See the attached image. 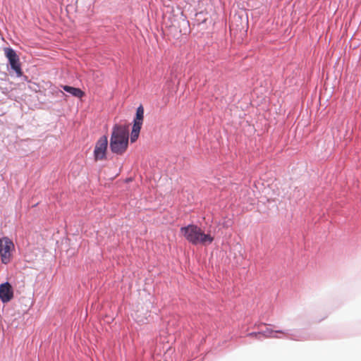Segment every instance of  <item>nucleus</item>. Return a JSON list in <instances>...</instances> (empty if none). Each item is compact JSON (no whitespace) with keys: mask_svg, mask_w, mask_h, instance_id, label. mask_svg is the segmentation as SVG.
<instances>
[{"mask_svg":"<svg viewBox=\"0 0 361 361\" xmlns=\"http://www.w3.org/2000/svg\"><path fill=\"white\" fill-rule=\"evenodd\" d=\"M144 120V108L140 105L136 111V115L133 120V126L130 135V142H135L138 137Z\"/></svg>","mask_w":361,"mask_h":361,"instance_id":"obj_3","label":"nucleus"},{"mask_svg":"<svg viewBox=\"0 0 361 361\" xmlns=\"http://www.w3.org/2000/svg\"><path fill=\"white\" fill-rule=\"evenodd\" d=\"M181 235L192 245H207L214 241V237L209 233H204L200 227L195 224H190L181 227L180 229Z\"/></svg>","mask_w":361,"mask_h":361,"instance_id":"obj_2","label":"nucleus"},{"mask_svg":"<svg viewBox=\"0 0 361 361\" xmlns=\"http://www.w3.org/2000/svg\"><path fill=\"white\" fill-rule=\"evenodd\" d=\"M265 333H269V334H269V335H267V337L276 338V336L271 335V334H272L273 333H274V331H272V330H267V331H265ZM275 333L285 334V332H284V331H275Z\"/></svg>","mask_w":361,"mask_h":361,"instance_id":"obj_9","label":"nucleus"},{"mask_svg":"<svg viewBox=\"0 0 361 361\" xmlns=\"http://www.w3.org/2000/svg\"><path fill=\"white\" fill-rule=\"evenodd\" d=\"M4 54L8 59L11 68L15 71L18 77L23 75L20 59L16 52L11 48H5Z\"/></svg>","mask_w":361,"mask_h":361,"instance_id":"obj_6","label":"nucleus"},{"mask_svg":"<svg viewBox=\"0 0 361 361\" xmlns=\"http://www.w3.org/2000/svg\"><path fill=\"white\" fill-rule=\"evenodd\" d=\"M108 147V139L103 135L96 142L94 149V159L95 161H102L106 159Z\"/></svg>","mask_w":361,"mask_h":361,"instance_id":"obj_5","label":"nucleus"},{"mask_svg":"<svg viewBox=\"0 0 361 361\" xmlns=\"http://www.w3.org/2000/svg\"><path fill=\"white\" fill-rule=\"evenodd\" d=\"M14 249V244L8 237L0 238V255L2 263L6 264L11 259V250Z\"/></svg>","mask_w":361,"mask_h":361,"instance_id":"obj_4","label":"nucleus"},{"mask_svg":"<svg viewBox=\"0 0 361 361\" xmlns=\"http://www.w3.org/2000/svg\"><path fill=\"white\" fill-rule=\"evenodd\" d=\"M62 87L66 92L70 93L73 96L78 97V98H81L85 94V93L80 88H77V87H71V86H68V85H63V86H62Z\"/></svg>","mask_w":361,"mask_h":361,"instance_id":"obj_8","label":"nucleus"},{"mask_svg":"<svg viewBox=\"0 0 361 361\" xmlns=\"http://www.w3.org/2000/svg\"><path fill=\"white\" fill-rule=\"evenodd\" d=\"M129 130L126 125H115L113 127L110 139L111 151L121 155L126 152L128 146Z\"/></svg>","mask_w":361,"mask_h":361,"instance_id":"obj_1","label":"nucleus"},{"mask_svg":"<svg viewBox=\"0 0 361 361\" xmlns=\"http://www.w3.org/2000/svg\"><path fill=\"white\" fill-rule=\"evenodd\" d=\"M13 298V290L8 282L0 285V300L3 302H8Z\"/></svg>","mask_w":361,"mask_h":361,"instance_id":"obj_7","label":"nucleus"}]
</instances>
